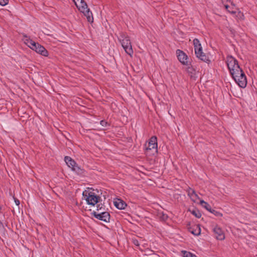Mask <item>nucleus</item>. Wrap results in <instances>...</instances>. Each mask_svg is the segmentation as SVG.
<instances>
[{"mask_svg": "<svg viewBox=\"0 0 257 257\" xmlns=\"http://www.w3.org/2000/svg\"><path fill=\"white\" fill-rule=\"evenodd\" d=\"M226 63L233 79L238 85L244 88L246 86L247 80L245 75L238 64V62L232 56L226 57Z\"/></svg>", "mask_w": 257, "mask_h": 257, "instance_id": "obj_1", "label": "nucleus"}, {"mask_svg": "<svg viewBox=\"0 0 257 257\" xmlns=\"http://www.w3.org/2000/svg\"><path fill=\"white\" fill-rule=\"evenodd\" d=\"M75 6L77 7L79 11L83 14L86 17L88 22L92 23L93 22V17L92 12L88 8L87 4L84 0H73Z\"/></svg>", "mask_w": 257, "mask_h": 257, "instance_id": "obj_2", "label": "nucleus"}, {"mask_svg": "<svg viewBox=\"0 0 257 257\" xmlns=\"http://www.w3.org/2000/svg\"><path fill=\"white\" fill-rule=\"evenodd\" d=\"M193 45L196 57L204 62L209 63L210 60L208 57L203 52L201 44L198 39L195 38L193 40Z\"/></svg>", "mask_w": 257, "mask_h": 257, "instance_id": "obj_3", "label": "nucleus"}, {"mask_svg": "<svg viewBox=\"0 0 257 257\" xmlns=\"http://www.w3.org/2000/svg\"><path fill=\"white\" fill-rule=\"evenodd\" d=\"M64 161L67 166L70 168L71 170L78 175H83L84 170L79 167L76 163L70 157L65 156Z\"/></svg>", "mask_w": 257, "mask_h": 257, "instance_id": "obj_4", "label": "nucleus"}, {"mask_svg": "<svg viewBox=\"0 0 257 257\" xmlns=\"http://www.w3.org/2000/svg\"><path fill=\"white\" fill-rule=\"evenodd\" d=\"M119 40L125 53L132 56L133 54V50L129 37L125 35H122L120 36Z\"/></svg>", "mask_w": 257, "mask_h": 257, "instance_id": "obj_5", "label": "nucleus"}, {"mask_svg": "<svg viewBox=\"0 0 257 257\" xmlns=\"http://www.w3.org/2000/svg\"><path fill=\"white\" fill-rule=\"evenodd\" d=\"M82 196L83 199L89 205L94 206L98 202V196L93 192L85 191L83 192Z\"/></svg>", "mask_w": 257, "mask_h": 257, "instance_id": "obj_6", "label": "nucleus"}, {"mask_svg": "<svg viewBox=\"0 0 257 257\" xmlns=\"http://www.w3.org/2000/svg\"><path fill=\"white\" fill-rule=\"evenodd\" d=\"M176 53L178 60L182 65L188 66L190 64L191 62L189 61V57L185 52L180 49H177Z\"/></svg>", "mask_w": 257, "mask_h": 257, "instance_id": "obj_7", "label": "nucleus"}, {"mask_svg": "<svg viewBox=\"0 0 257 257\" xmlns=\"http://www.w3.org/2000/svg\"><path fill=\"white\" fill-rule=\"evenodd\" d=\"M32 50L35 51L36 53L41 55L42 56L45 57L48 56L49 53L48 51L44 46L38 43H36V45H35V46L33 47Z\"/></svg>", "mask_w": 257, "mask_h": 257, "instance_id": "obj_8", "label": "nucleus"}, {"mask_svg": "<svg viewBox=\"0 0 257 257\" xmlns=\"http://www.w3.org/2000/svg\"><path fill=\"white\" fill-rule=\"evenodd\" d=\"M93 216L97 219L103 221L105 222H108L110 220V215L107 212H103L100 213H98L95 211L92 213Z\"/></svg>", "mask_w": 257, "mask_h": 257, "instance_id": "obj_9", "label": "nucleus"}, {"mask_svg": "<svg viewBox=\"0 0 257 257\" xmlns=\"http://www.w3.org/2000/svg\"><path fill=\"white\" fill-rule=\"evenodd\" d=\"M148 150H152L155 149L156 152L158 151V143H157V138L156 136L152 137L148 143V147L147 148Z\"/></svg>", "mask_w": 257, "mask_h": 257, "instance_id": "obj_10", "label": "nucleus"}, {"mask_svg": "<svg viewBox=\"0 0 257 257\" xmlns=\"http://www.w3.org/2000/svg\"><path fill=\"white\" fill-rule=\"evenodd\" d=\"M213 232L215 234V237L217 239L222 240L225 238V235L223 230L218 226H216L213 228Z\"/></svg>", "mask_w": 257, "mask_h": 257, "instance_id": "obj_11", "label": "nucleus"}, {"mask_svg": "<svg viewBox=\"0 0 257 257\" xmlns=\"http://www.w3.org/2000/svg\"><path fill=\"white\" fill-rule=\"evenodd\" d=\"M115 207L120 210L124 209L126 206V204L121 199H117L114 201Z\"/></svg>", "mask_w": 257, "mask_h": 257, "instance_id": "obj_12", "label": "nucleus"}, {"mask_svg": "<svg viewBox=\"0 0 257 257\" xmlns=\"http://www.w3.org/2000/svg\"><path fill=\"white\" fill-rule=\"evenodd\" d=\"M23 41L31 49H32L36 42L31 39L29 37L25 36L23 38Z\"/></svg>", "mask_w": 257, "mask_h": 257, "instance_id": "obj_13", "label": "nucleus"}, {"mask_svg": "<svg viewBox=\"0 0 257 257\" xmlns=\"http://www.w3.org/2000/svg\"><path fill=\"white\" fill-rule=\"evenodd\" d=\"M200 203L204 208L210 212L214 213V212H215L214 210L212 209L211 206L203 200H200Z\"/></svg>", "mask_w": 257, "mask_h": 257, "instance_id": "obj_14", "label": "nucleus"}, {"mask_svg": "<svg viewBox=\"0 0 257 257\" xmlns=\"http://www.w3.org/2000/svg\"><path fill=\"white\" fill-rule=\"evenodd\" d=\"M226 10L231 14L236 13V8L234 6H229L228 5H225Z\"/></svg>", "mask_w": 257, "mask_h": 257, "instance_id": "obj_15", "label": "nucleus"}, {"mask_svg": "<svg viewBox=\"0 0 257 257\" xmlns=\"http://www.w3.org/2000/svg\"><path fill=\"white\" fill-rule=\"evenodd\" d=\"M190 211L191 214L197 218H200L202 216L201 212L197 209H193L192 210H190Z\"/></svg>", "mask_w": 257, "mask_h": 257, "instance_id": "obj_16", "label": "nucleus"}, {"mask_svg": "<svg viewBox=\"0 0 257 257\" xmlns=\"http://www.w3.org/2000/svg\"><path fill=\"white\" fill-rule=\"evenodd\" d=\"M190 232L192 234L198 236L201 233V229L199 227L197 226L196 229H192L190 230Z\"/></svg>", "mask_w": 257, "mask_h": 257, "instance_id": "obj_17", "label": "nucleus"}, {"mask_svg": "<svg viewBox=\"0 0 257 257\" xmlns=\"http://www.w3.org/2000/svg\"><path fill=\"white\" fill-rule=\"evenodd\" d=\"M187 192L188 195L189 196L190 198L191 196H192L193 195H194V194H195V193H196L195 191L193 189H192L190 187H189L187 189Z\"/></svg>", "mask_w": 257, "mask_h": 257, "instance_id": "obj_18", "label": "nucleus"}, {"mask_svg": "<svg viewBox=\"0 0 257 257\" xmlns=\"http://www.w3.org/2000/svg\"><path fill=\"white\" fill-rule=\"evenodd\" d=\"M183 252L184 257H197L195 254L190 252L184 251Z\"/></svg>", "mask_w": 257, "mask_h": 257, "instance_id": "obj_19", "label": "nucleus"}, {"mask_svg": "<svg viewBox=\"0 0 257 257\" xmlns=\"http://www.w3.org/2000/svg\"><path fill=\"white\" fill-rule=\"evenodd\" d=\"M190 199L191 200L193 201L194 202H196L197 201V200H200V197H199V196L196 193H195V194H194V195H193L192 196H191L190 197Z\"/></svg>", "mask_w": 257, "mask_h": 257, "instance_id": "obj_20", "label": "nucleus"}, {"mask_svg": "<svg viewBox=\"0 0 257 257\" xmlns=\"http://www.w3.org/2000/svg\"><path fill=\"white\" fill-rule=\"evenodd\" d=\"M186 66H187L186 70H187V72L189 73H192V71L194 70V69L192 67V66H191V64L189 65H188Z\"/></svg>", "mask_w": 257, "mask_h": 257, "instance_id": "obj_21", "label": "nucleus"}, {"mask_svg": "<svg viewBox=\"0 0 257 257\" xmlns=\"http://www.w3.org/2000/svg\"><path fill=\"white\" fill-rule=\"evenodd\" d=\"M100 124L103 127H107L108 125V122L104 120H101Z\"/></svg>", "mask_w": 257, "mask_h": 257, "instance_id": "obj_22", "label": "nucleus"}, {"mask_svg": "<svg viewBox=\"0 0 257 257\" xmlns=\"http://www.w3.org/2000/svg\"><path fill=\"white\" fill-rule=\"evenodd\" d=\"M9 0H0V5L5 6L8 4Z\"/></svg>", "mask_w": 257, "mask_h": 257, "instance_id": "obj_23", "label": "nucleus"}, {"mask_svg": "<svg viewBox=\"0 0 257 257\" xmlns=\"http://www.w3.org/2000/svg\"><path fill=\"white\" fill-rule=\"evenodd\" d=\"M15 203H16V204L17 205H18H18H19V204H20V201H19V200H17V199H15Z\"/></svg>", "mask_w": 257, "mask_h": 257, "instance_id": "obj_24", "label": "nucleus"}, {"mask_svg": "<svg viewBox=\"0 0 257 257\" xmlns=\"http://www.w3.org/2000/svg\"><path fill=\"white\" fill-rule=\"evenodd\" d=\"M136 244L137 245H139V244L138 243V242H136Z\"/></svg>", "mask_w": 257, "mask_h": 257, "instance_id": "obj_25", "label": "nucleus"}, {"mask_svg": "<svg viewBox=\"0 0 257 257\" xmlns=\"http://www.w3.org/2000/svg\"><path fill=\"white\" fill-rule=\"evenodd\" d=\"M136 244L137 245H139V244L138 243V242H136Z\"/></svg>", "mask_w": 257, "mask_h": 257, "instance_id": "obj_26", "label": "nucleus"}]
</instances>
